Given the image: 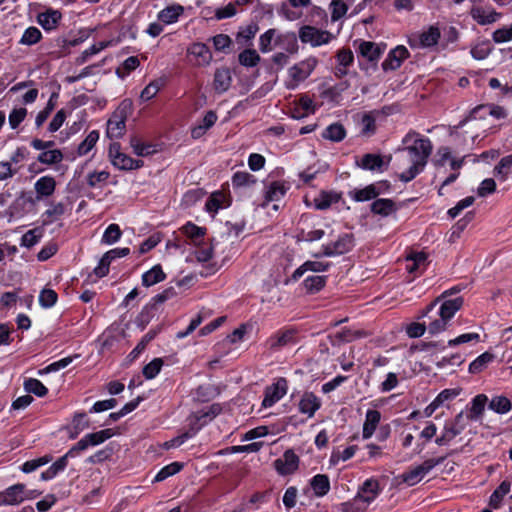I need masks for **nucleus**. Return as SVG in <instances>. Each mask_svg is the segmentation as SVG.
Listing matches in <instances>:
<instances>
[{"mask_svg":"<svg viewBox=\"0 0 512 512\" xmlns=\"http://www.w3.org/2000/svg\"><path fill=\"white\" fill-rule=\"evenodd\" d=\"M187 51L189 55L195 57L197 66H207L212 61V53L204 43H193Z\"/></svg>","mask_w":512,"mask_h":512,"instance_id":"obj_18","label":"nucleus"},{"mask_svg":"<svg viewBox=\"0 0 512 512\" xmlns=\"http://www.w3.org/2000/svg\"><path fill=\"white\" fill-rule=\"evenodd\" d=\"M55 187L56 181L53 177L43 176L39 178L34 185V189L37 193V199L51 196L55 191Z\"/></svg>","mask_w":512,"mask_h":512,"instance_id":"obj_25","label":"nucleus"},{"mask_svg":"<svg viewBox=\"0 0 512 512\" xmlns=\"http://www.w3.org/2000/svg\"><path fill=\"white\" fill-rule=\"evenodd\" d=\"M314 110L315 108L312 99L308 96H302L299 99L297 106L292 111V117L300 119L314 113Z\"/></svg>","mask_w":512,"mask_h":512,"instance_id":"obj_33","label":"nucleus"},{"mask_svg":"<svg viewBox=\"0 0 512 512\" xmlns=\"http://www.w3.org/2000/svg\"><path fill=\"white\" fill-rule=\"evenodd\" d=\"M163 366V360L161 358H155L143 368V375L146 379L155 378L160 372Z\"/></svg>","mask_w":512,"mask_h":512,"instance_id":"obj_60","label":"nucleus"},{"mask_svg":"<svg viewBox=\"0 0 512 512\" xmlns=\"http://www.w3.org/2000/svg\"><path fill=\"white\" fill-rule=\"evenodd\" d=\"M354 247V238L352 234L343 233L338 236L337 240L322 246V252L315 254V257L321 255L332 257L342 255L349 252Z\"/></svg>","mask_w":512,"mask_h":512,"instance_id":"obj_5","label":"nucleus"},{"mask_svg":"<svg viewBox=\"0 0 512 512\" xmlns=\"http://www.w3.org/2000/svg\"><path fill=\"white\" fill-rule=\"evenodd\" d=\"M376 131V119L372 113H365L361 118V134L371 136Z\"/></svg>","mask_w":512,"mask_h":512,"instance_id":"obj_55","label":"nucleus"},{"mask_svg":"<svg viewBox=\"0 0 512 512\" xmlns=\"http://www.w3.org/2000/svg\"><path fill=\"white\" fill-rule=\"evenodd\" d=\"M325 282L324 276H309L304 280L303 285L308 292L315 293L325 286Z\"/></svg>","mask_w":512,"mask_h":512,"instance_id":"obj_54","label":"nucleus"},{"mask_svg":"<svg viewBox=\"0 0 512 512\" xmlns=\"http://www.w3.org/2000/svg\"><path fill=\"white\" fill-rule=\"evenodd\" d=\"M359 53L367 60L377 61L383 53V50L374 42L363 41L359 45Z\"/></svg>","mask_w":512,"mask_h":512,"instance_id":"obj_30","label":"nucleus"},{"mask_svg":"<svg viewBox=\"0 0 512 512\" xmlns=\"http://www.w3.org/2000/svg\"><path fill=\"white\" fill-rule=\"evenodd\" d=\"M462 392V389L460 387L457 388H450V389H444L441 391L437 397L435 398L436 402L442 406L445 402L451 401L457 396H459Z\"/></svg>","mask_w":512,"mask_h":512,"instance_id":"obj_63","label":"nucleus"},{"mask_svg":"<svg viewBox=\"0 0 512 512\" xmlns=\"http://www.w3.org/2000/svg\"><path fill=\"white\" fill-rule=\"evenodd\" d=\"M492 39L496 43H504L512 40V24L495 30Z\"/></svg>","mask_w":512,"mask_h":512,"instance_id":"obj_64","label":"nucleus"},{"mask_svg":"<svg viewBox=\"0 0 512 512\" xmlns=\"http://www.w3.org/2000/svg\"><path fill=\"white\" fill-rule=\"evenodd\" d=\"M24 390L27 393H33L38 397H44L48 393V389L41 381L35 378H29L24 381Z\"/></svg>","mask_w":512,"mask_h":512,"instance_id":"obj_43","label":"nucleus"},{"mask_svg":"<svg viewBox=\"0 0 512 512\" xmlns=\"http://www.w3.org/2000/svg\"><path fill=\"white\" fill-rule=\"evenodd\" d=\"M60 19L61 13L57 10H47L37 17L38 23L47 31L55 29Z\"/></svg>","mask_w":512,"mask_h":512,"instance_id":"obj_27","label":"nucleus"},{"mask_svg":"<svg viewBox=\"0 0 512 512\" xmlns=\"http://www.w3.org/2000/svg\"><path fill=\"white\" fill-rule=\"evenodd\" d=\"M287 190L288 186L285 183L280 181L272 182L267 188L266 199L268 201H279L284 197Z\"/></svg>","mask_w":512,"mask_h":512,"instance_id":"obj_39","label":"nucleus"},{"mask_svg":"<svg viewBox=\"0 0 512 512\" xmlns=\"http://www.w3.org/2000/svg\"><path fill=\"white\" fill-rule=\"evenodd\" d=\"M25 499H32L26 494L25 485L15 484L0 492V505H17Z\"/></svg>","mask_w":512,"mask_h":512,"instance_id":"obj_9","label":"nucleus"},{"mask_svg":"<svg viewBox=\"0 0 512 512\" xmlns=\"http://www.w3.org/2000/svg\"><path fill=\"white\" fill-rule=\"evenodd\" d=\"M340 199V195L335 192L322 191L317 195L313 202L314 206L318 210H326L332 204L337 203Z\"/></svg>","mask_w":512,"mask_h":512,"instance_id":"obj_31","label":"nucleus"},{"mask_svg":"<svg viewBox=\"0 0 512 512\" xmlns=\"http://www.w3.org/2000/svg\"><path fill=\"white\" fill-rule=\"evenodd\" d=\"M396 209V204L391 199L381 198L371 204V211L383 217L391 215Z\"/></svg>","mask_w":512,"mask_h":512,"instance_id":"obj_28","label":"nucleus"},{"mask_svg":"<svg viewBox=\"0 0 512 512\" xmlns=\"http://www.w3.org/2000/svg\"><path fill=\"white\" fill-rule=\"evenodd\" d=\"M99 138L97 131H91L78 147L79 155H86L96 144Z\"/></svg>","mask_w":512,"mask_h":512,"instance_id":"obj_61","label":"nucleus"},{"mask_svg":"<svg viewBox=\"0 0 512 512\" xmlns=\"http://www.w3.org/2000/svg\"><path fill=\"white\" fill-rule=\"evenodd\" d=\"M445 457L431 458L425 460L423 463L411 467L404 472L400 477L408 486H414L419 483L424 477L437 465L444 461Z\"/></svg>","mask_w":512,"mask_h":512,"instance_id":"obj_4","label":"nucleus"},{"mask_svg":"<svg viewBox=\"0 0 512 512\" xmlns=\"http://www.w3.org/2000/svg\"><path fill=\"white\" fill-rule=\"evenodd\" d=\"M122 235L121 229L117 224H110L102 236V242L108 245L116 243Z\"/></svg>","mask_w":512,"mask_h":512,"instance_id":"obj_53","label":"nucleus"},{"mask_svg":"<svg viewBox=\"0 0 512 512\" xmlns=\"http://www.w3.org/2000/svg\"><path fill=\"white\" fill-rule=\"evenodd\" d=\"M77 357H78V355H75L74 357L73 356H69V357L62 358L59 361L51 363L50 365H48L44 369L39 370L38 374L39 375H44V374H47V373H50V372H55V371H58L60 369H63L65 367H67L70 363H72L73 359L77 358Z\"/></svg>","mask_w":512,"mask_h":512,"instance_id":"obj_58","label":"nucleus"},{"mask_svg":"<svg viewBox=\"0 0 512 512\" xmlns=\"http://www.w3.org/2000/svg\"><path fill=\"white\" fill-rule=\"evenodd\" d=\"M380 492L379 481L375 478H369L359 487L355 497L368 507L378 497Z\"/></svg>","mask_w":512,"mask_h":512,"instance_id":"obj_10","label":"nucleus"},{"mask_svg":"<svg viewBox=\"0 0 512 512\" xmlns=\"http://www.w3.org/2000/svg\"><path fill=\"white\" fill-rule=\"evenodd\" d=\"M299 466V457L293 450L284 452L281 458L274 461V468L282 476L293 474Z\"/></svg>","mask_w":512,"mask_h":512,"instance_id":"obj_11","label":"nucleus"},{"mask_svg":"<svg viewBox=\"0 0 512 512\" xmlns=\"http://www.w3.org/2000/svg\"><path fill=\"white\" fill-rule=\"evenodd\" d=\"M463 305L462 297H457L454 299L444 300L441 303L439 308V316L446 319L448 322L454 317L456 312L460 310Z\"/></svg>","mask_w":512,"mask_h":512,"instance_id":"obj_24","label":"nucleus"},{"mask_svg":"<svg viewBox=\"0 0 512 512\" xmlns=\"http://www.w3.org/2000/svg\"><path fill=\"white\" fill-rule=\"evenodd\" d=\"M130 253L129 248H115L106 252L99 261V264L94 269L97 277L101 278L108 274L109 266L112 260L120 257H125Z\"/></svg>","mask_w":512,"mask_h":512,"instance_id":"obj_14","label":"nucleus"},{"mask_svg":"<svg viewBox=\"0 0 512 512\" xmlns=\"http://www.w3.org/2000/svg\"><path fill=\"white\" fill-rule=\"evenodd\" d=\"M299 38L303 43L317 47L329 43L332 39V34L313 26H304L299 31Z\"/></svg>","mask_w":512,"mask_h":512,"instance_id":"obj_8","label":"nucleus"},{"mask_svg":"<svg viewBox=\"0 0 512 512\" xmlns=\"http://www.w3.org/2000/svg\"><path fill=\"white\" fill-rule=\"evenodd\" d=\"M492 51V45L489 41H481L471 48V56L476 60L486 59Z\"/></svg>","mask_w":512,"mask_h":512,"instance_id":"obj_45","label":"nucleus"},{"mask_svg":"<svg viewBox=\"0 0 512 512\" xmlns=\"http://www.w3.org/2000/svg\"><path fill=\"white\" fill-rule=\"evenodd\" d=\"M510 490V481H502L490 496L489 505L494 509H498L501 506L503 498L510 492Z\"/></svg>","mask_w":512,"mask_h":512,"instance_id":"obj_32","label":"nucleus"},{"mask_svg":"<svg viewBox=\"0 0 512 512\" xmlns=\"http://www.w3.org/2000/svg\"><path fill=\"white\" fill-rule=\"evenodd\" d=\"M428 265L424 252H412L406 256V270L411 274H421Z\"/></svg>","mask_w":512,"mask_h":512,"instance_id":"obj_15","label":"nucleus"},{"mask_svg":"<svg viewBox=\"0 0 512 512\" xmlns=\"http://www.w3.org/2000/svg\"><path fill=\"white\" fill-rule=\"evenodd\" d=\"M298 407L302 414L311 418L321 407V401L314 393L305 392L299 401Z\"/></svg>","mask_w":512,"mask_h":512,"instance_id":"obj_17","label":"nucleus"},{"mask_svg":"<svg viewBox=\"0 0 512 512\" xmlns=\"http://www.w3.org/2000/svg\"><path fill=\"white\" fill-rule=\"evenodd\" d=\"M471 16L479 25H488L497 22L501 14L491 8L474 7Z\"/></svg>","mask_w":512,"mask_h":512,"instance_id":"obj_19","label":"nucleus"},{"mask_svg":"<svg viewBox=\"0 0 512 512\" xmlns=\"http://www.w3.org/2000/svg\"><path fill=\"white\" fill-rule=\"evenodd\" d=\"M310 486L315 496L323 497L330 490V481L327 475L317 474L310 480Z\"/></svg>","mask_w":512,"mask_h":512,"instance_id":"obj_29","label":"nucleus"},{"mask_svg":"<svg viewBox=\"0 0 512 512\" xmlns=\"http://www.w3.org/2000/svg\"><path fill=\"white\" fill-rule=\"evenodd\" d=\"M41 37H42V34L38 28L29 27L24 31L19 42H20V44L31 46V45L38 43L40 41Z\"/></svg>","mask_w":512,"mask_h":512,"instance_id":"obj_51","label":"nucleus"},{"mask_svg":"<svg viewBox=\"0 0 512 512\" xmlns=\"http://www.w3.org/2000/svg\"><path fill=\"white\" fill-rule=\"evenodd\" d=\"M408 55L409 52L404 46H397L389 52L387 58L382 63V68L384 70H395L401 66Z\"/></svg>","mask_w":512,"mask_h":512,"instance_id":"obj_16","label":"nucleus"},{"mask_svg":"<svg viewBox=\"0 0 512 512\" xmlns=\"http://www.w3.org/2000/svg\"><path fill=\"white\" fill-rule=\"evenodd\" d=\"M489 409L493 410L498 414H506L512 408L510 399L505 396H495L489 402Z\"/></svg>","mask_w":512,"mask_h":512,"instance_id":"obj_40","label":"nucleus"},{"mask_svg":"<svg viewBox=\"0 0 512 512\" xmlns=\"http://www.w3.org/2000/svg\"><path fill=\"white\" fill-rule=\"evenodd\" d=\"M182 468V464L179 462H173L165 467H163L155 476L154 481L160 482L165 480L166 478L178 473Z\"/></svg>","mask_w":512,"mask_h":512,"instance_id":"obj_56","label":"nucleus"},{"mask_svg":"<svg viewBox=\"0 0 512 512\" xmlns=\"http://www.w3.org/2000/svg\"><path fill=\"white\" fill-rule=\"evenodd\" d=\"M132 110V103L124 100L112 114L107 123V135L110 138H120L126 128V120Z\"/></svg>","mask_w":512,"mask_h":512,"instance_id":"obj_3","label":"nucleus"},{"mask_svg":"<svg viewBox=\"0 0 512 512\" xmlns=\"http://www.w3.org/2000/svg\"><path fill=\"white\" fill-rule=\"evenodd\" d=\"M323 138L333 142L342 141L346 136V131L343 125L334 123L329 125L322 133Z\"/></svg>","mask_w":512,"mask_h":512,"instance_id":"obj_38","label":"nucleus"},{"mask_svg":"<svg viewBox=\"0 0 512 512\" xmlns=\"http://www.w3.org/2000/svg\"><path fill=\"white\" fill-rule=\"evenodd\" d=\"M226 194L220 191L211 194L210 198L206 202V209L209 212H217L220 208L226 206Z\"/></svg>","mask_w":512,"mask_h":512,"instance_id":"obj_42","label":"nucleus"},{"mask_svg":"<svg viewBox=\"0 0 512 512\" xmlns=\"http://www.w3.org/2000/svg\"><path fill=\"white\" fill-rule=\"evenodd\" d=\"M493 358V354L489 352L481 354L469 365V371L474 374L481 372L492 362Z\"/></svg>","mask_w":512,"mask_h":512,"instance_id":"obj_46","label":"nucleus"},{"mask_svg":"<svg viewBox=\"0 0 512 512\" xmlns=\"http://www.w3.org/2000/svg\"><path fill=\"white\" fill-rule=\"evenodd\" d=\"M43 236L41 228H34L27 231L21 238V246L31 248L36 245Z\"/></svg>","mask_w":512,"mask_h":512,"instance_id":"obj_47","label":"nucleus"},{"mask_svg":"<svg viewBox=\"0 0 512 512\" xmlns=\"http://www.w3.org/2000/svg\"><path fill=\"white\" fill-rule=\"evenodd\" d=\"M440 38V31L436 27H430L420 35V43L424 47H430L437 44Z\"/></svg>","mask_w":512,"mask_h":512,"instance_id":"obj_52","label":"nucleus"},{"mask_svg":"<svg viewBox=\"0 0 512 512\" xmlns=\"http://www.w3.org/2000/svg\"><path fill=\"white\" fill-rule=\"evenodd\" d=\"M239 62L245 67H254L260 61V56L254 49H246L239 54Z\"/></svg>","mask_w":512,"mask_h":512,"instance_id":"obj_49","label":"nucleus"},{"mask_svg":"<svg viewBox=\"0 0 512 512\" xmlns=\"http://www.w3.org/2000/svg\"><path fill=\"white\" fill-rule=\"evenodd\" d=\"M488 397L485 394H478L472 400V406L470 413L465 415L468 420H477L482 416L485 406L487 404Z\"/></svg>","mask_w":512,"mask_h":512,"instance_id":"obj_34","label":"nucleus"},{"mask_svg":"<svg viewBox=\"0 0 512 512\" xmlns=\"http://www.w3.org/2000/svg\"><path fill=\"white\" fill-rule=\"evenodd\" d=\"M317 64L318 60L315 57H308L291 66L287 71L288 78L285 81V87L289 90L296 89L312 74Z\"/></svg>","mask_w":512,"mask_h":512,"instance_id":"obj_2","label":"nucleus"},{"mask_svg":"<svg viewBox=\"0 0 512 512\" xmlns=\"http://www.w3.org/2000/svg\"><path fill=\"white\" fill-rule=\"evenodd\" d=\"M403 143L407 146L399 153L398 167L404 168L407 165L409 167L399 174V178L403 182H409L424 169L433 146L430 139L422 137L414 131L409 132L403 138Z\"/></svg>","mask_w":512,"mask_h":512,"instance_id":"obj_1","label":"nucleus"},{"mask_svg":"<svg viewBox=\"0 0 512 512\" xmlns=\"http://www.w3.org/2000/svg\"><path fill=\"white\" fill-rule=\"evenodd\" d=\"M367 508L366 504H363L356 497L339 505L340 512H366Z\"/></svg>","mask_w":512,"mask_h":512,"instance_id":"obj_57","label":"nucleus"},{"mask_svg":"<svg viewBox=\"0 0 512 512\" xmlns=\"http://www.w3.org/2000/svg\"><path fill=\"white\" fill-rule=\"evenodd\" d=\"M512 160L510 156L503 157L498 165L494 168V175L499 177L500 180L505 181L511 172Z\"/></svg>","mask_w":512,"mask_h":512,"instance_id":"obj_50","label":"nucleus"},{"mask_svg":"<svg viewBox=\"0 0 512 512\" xmlns=\"http://www.w3.org/2000/svg\"><path fill=\"white\" fill-rule=\"evenodd\" d=\"M330 264L328 262L318 261V260H309L303 263L300 267H298L294 273L292 274L293 280H298L300 277L304 275L307 271L312 272H323L328 269Z\"/></svg>","mask_w":512,"mask_h":512,"instance_id":"obj_23","label":"nucleus"},{"mask_svg":"<svg viewBox=\"0 0 512 512\" xmlns=\"http://www.w3.org/2000/svg\"><path fill=\"white\" fill-rule=\"evenodd\" d=\"M109 157L112 164L120 170H132L140 168L143 161L135 160L120 151L119 143H112L109 146Z\"/></svg>","mask_w":512,"mask_h":512,"instance_id":"obj_7","label":"nucleus"},{"mask_svg":"<svg viewBox=\"0 0 512 512\" xmlns=\"http://www.w3.org/2000/svg\"><path fill=\"white\" fill-rule=\"evenodd\" d=\"M387 189L388 185L385 183L370 184L362 189L350 191L349 196L357 202H364L376 198Z\"/></svg>","mask_w":512,"mask_h":512,"instance_id":"obj_13","label":"nucleus"},{"mask_svg":"<svg viewBox=\"0 0 512 512\" xmlns=\"http://www.w3.org/2000/svg\"><path fill=\"white\" fill-rule=\"evenodd\" d=\"M468 422L469 420L466 418L463 412H460L456 415L452 422L445 424L441 436L436 438L435 443L439 446L448 444L451 440H453L456 436L464 431Z\"/></svg>","mask_w":512,"mask_h":512,"instance_id":"obj_6","label":"nucleus"},{"mask_svg":"<svg viewBox=\"0 0 512 512\" xmlns=\"http://www.w3.org/2000/svg\"><path fill=\"white\" fill-rule=\"evenodd\" d=\"M57 302V293L52 289H43L39 295V303L44 308H50Z\"/></svg>","mask_w":512,"mask_h":512,"instance_id":"obj_62","label":"nucleus"},{"mask_svg":"<svg viewBox=\"0 0 512 512\" xmlns=\"http://www.w3.org/2000/svg\"><path fill=\"white\" fill-rule=\"evenodd\" d=\"M166 275L160 265H155L142 275V284L146 287L155 285L165 279Z\"/></svg>","mask_w":512,"mask_h":512,"instance_id":"obj_35","label":"nucleus"},{"mask_svg":"<svg viewBox=\"0 0 512 512\" xmlns=\"http://www.w3.org/2000/svg\"><path fill=\"white\" fill-rule=\"evenodd\" d=\"M182 233L190 240L194 246H201L206 235V229L193 223H187L181 228Z\"/></svg>","mask_w":512,"mask_h":512,"instance_id":"obj_22","label":"nucleus"},{"mask_svg":"<svg viewBox=\"0 0 512 512\" xmlns=\"http://www.w3.org/2000/svg\"><path fill=\"white\" fill-rule=\"evenodd\" d=\"M130 145L134 153L138 156H148L157 151L155 145L143 143L138 137H132Z\"/></svg>","mask_w":512,"mask_h":512,"instance_id":"obj_41","label":"nucleus"},{"mask_svg":"<svg viewBox=\"0 0 512 512\" xmlns=\"http://www.w3.org/2000/svg\"><path fill=\"white\" fill-rule=\"evenodd\" d=\"M183 13L184 7L182 5L173 4L162 9L158 13L157 18L161 23L170 25L176 23Z\"/></svg>","mask_w":512,"mask_h":512,"instance_id":"obj_21","label":"nucleus"},{"mask_svg":"<svg viewBox=\"0 0 512 512\" xmlns=\"http://www.w3.org/2000/svg\"><path fill=\"white\" fill-rule=\"evenodd\" d=\"M293 337L294 332L291 330H286L270 337L268 340V344L272 349H279L291 343L293 341Z\"/></svg>","mask_w":512,"mask_h":512,"instance_id":"obj_37","label":"nucleus"},{"mask_svg":"<svg viewBox=\"0 0 512 512\" xmlns=\"http://www.w3.org/2000/svg\"><path fill=\"white\" fill-rule=\"evenodd\" d=\"M63 154L60 150L54 149V150H48L43 151L38 156V161L44 164H55L62 160Z\"/></svg>","mask_w":512,"mask_h":512,"instance_id":"obj_59","label":"nucleus"},{"mask_svg":"<svg viewBox=\"0 0 512 512\" xmlns=\"http://www.w3.org/2000/svg\"><path fill=\"white\" fill-rule=\"evenodd\" d=\"M231 83L232 76L229 68L221 67L216 69L214 74L213 87L217 93L222 94L226 92L230 88Z\"/></svg>","mask_w":512,"mask_h":512,"instance_id":"obj_20","label":"nucleus"},{"mask_svg":"<svg viewBox=\"0 0 512 512\" xmlns=\"http://www.w3.org/2000/svg\"><path fill=\"white\" fill-rule=\"evenodd\" d=\"M287 380L285 378H279L271 386H268L265 390V396L262 402L263 407L268 408L273 406L287 393Z\"/></svg>","mask_w":512,"mask_h":512,"instance_id":"obj_12","label":"nucleus"},{"mask_svg":"<svg viewBox=\"0 0 512 512\" xmlns=\"http://www.w3.org/2000/svg\"><path fill=\"white\" fill-rule=\"evenodd\" d=\"M381 419V414L377 410H368L366 412L365 421L363 424V438L368 439L370 438L373 433L375 432L379 422Z\"/></svg>","mask_w":512,"mask_h":512,"instance_id":"obj_26","label":"nucleus"},{"mask_svg":"<svg viewBox=\"0 0 512 512\" xmlns=\"http://www.w3.org/2000/svg\"><path fill=\"white\" fill-rule=\"evenodd\" d=\"M217 121V115L214 111H208L203 120H202V123L195 127L193 130H192V137L193 138H200L201 136H203L205 134V132L211 128L215 122Z\"/></svg>","mask_w":512,"mask_h":512,"instance_id":"obj_36","label":"nucleus"},{"mask_svg":"<svg viewBox=\"0 0 512 512\" xmlns=\"http://www.w3.org/2000/svg\"><path fill=\"white\" fill-rule=\"evenodd\" d=\"M359 165L366 170H379L383 166V159L380 155L369 153L362 157Z\"/></svg>","mask_w":512,"mask_h":512,"instance_id":"obj_44","label":"nucleus"},{"mask_svg":"<svg viewBox=\"0 0 512 512\" xmlns=\"http://www.w3.org/2000/svg\"><path fill=\"white\" fill-rule=\"evenodd\" d=\"M164 82L161 79H157L154 81H151L141 92L140 99L142 101H148L154 98L157 93L161 90L163 87Z\"/></svg>","mask_w":512,"mask_h":512,"instance_id":"obj_48","label":"nucleus"}]
</instances>
